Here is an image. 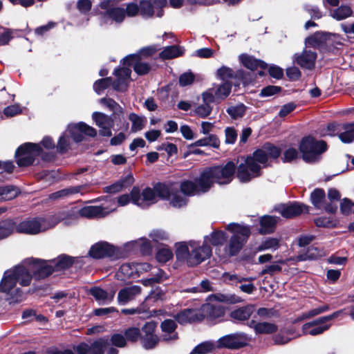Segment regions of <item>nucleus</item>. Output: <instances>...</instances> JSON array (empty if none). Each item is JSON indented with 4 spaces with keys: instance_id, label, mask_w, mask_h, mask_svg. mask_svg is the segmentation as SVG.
<instances>
[{
    "instance_id": "1",
    "label": "nucleus",
    "mask_w": 354,
    "mask_h": 354,
    "mask_svg": "<svg viewBox=\"0 0 354 354\" xmlns=\"http://www.w3.org/2000/svg\"><path fill=\"white\" fill-rule=\"evenodd\" d=\"M226 230L232 232V234L224 245L223 244L226 241L227 236L223 231H214L211 234L204 237L205 243L218 247L216 249L217 254L223 259H227L239 254L246 244L251 233L248 226L236 223H230L227 225Z\"/></svg>"
},
{
    "instance_id": "2",
    "label": "nucleus",
    "mask_w": 354,
    "mask_h": 354,
    "mask_svg": "<svg viewBox=\"0 0 354 354\" xmlns=\"http://www.w3.org/2000/svg\"><path fill=\"white\" fill-rule=\"evenodd\" d=\"M131 203L141 208H147L157 203L159 198L167 199L174 207L186 205V198L178 192V187L173 184L157 183L153 188L146 187L142 192L138 187L131 191Z\"/></svg>"
},
{
    "instance_id": "3",
    "label": "nucleus",
    "mask_w": 354,
    "mask_h": 354,
    "mask_svg": "<svg viewBox=\"0 0 354 354\" xmlns=\"http://www.w3.org/2000/svg\"><path fill=\"white\" fill-rule=\"evenodd\" d=\"M280 153L281 150L278 147L270 143L265 144L238 166L237 178L242 183H248L259 176L261 168L267 165L268 160L278 158Z\"/></svg>"
},
{
    "instance_id": "4",
    "label": "nucleus",
    "mask_w": 354,
    "mask_h": 354,
    "mask_svg": "<svg viewBox=\"0 0 354 354\" xmlns=\"http://www.w3.org/2000/svg\"><path fill=\"white\" fill-rule=\"evenodd\" d=\"M32 275L24 266L19 265L5 271L0 282V292L6 294L10 304L19 303L24 299V294L17 286H27L30 283Z\"/></svg>"
},
{
    "instance_id": "5",
    "label": "nucleus",
    "mask_w": 354,
    "mask_h": 354,
    "mask_svg": "<svg viewBox=\"0 0 354 354\" xmlns=\"http://www.w3.org/2000/svg\"><path fill=\"white\" fill-rule=\"evenodd\" d=\"M235 171L236 165L232 161L204 170L201 174V189L208 191L214 183L219 185L230 183L234 178Z\"/></svg>"
},
{
    "instance_id": "6",
    "label": "nucleus",
    "mask_w": 354,
    "mask_h": 354,
    "mask_svg": "<svg viewBox=\"0 0 354 354\" xmlns=\"http://www.w3.org/2000/svg\"><path fill=\"white\" fill-rule=\"evenodd\" d=\"M131 70L130 68L122 67L115 70L114 74L116 80L112 82L111 77H106L97 80L93 84V88L97 94H100L104 89L108 88L111 84L115 90L118 91H124L127 89L129 80Z\"/></svg>"
},
{
    "instance_id": "7",
    "label": "nucleus",
    "mask_w": 354,
    "mask_h": 354,
    "mask_svg": "<svg viewBox=\"0 0 354 354\" xmlns=\"http://www.w3.org/2000/svg\"><path fill=\"white\" fill-rule=\"evenodd\" d=\"M327 149L323 140H316L311 136L304 138L299 145V149L304 161L314 162L319 160L320 154Z\"/></svg>"
},
{
    "instance_id": "8",
    "label": "nucleus",
    "mask_w": 354,
    "mask_h": 354,
    "mask_svg": "<svg viewBox=\"0 0 354 354\" xmlns=\"http://www.w3.org/2000/svg\"><path fill=\"white\" fill-rule=\"evenodd\" d=\"M52 227L49 218H26L16 225V232L30 235L37 234Z\"/></svg>"
},
{
    "instance_id": "9",
    "label": "nucleus",
    "mask_w": 354,
    "mask_h": 354,
    "mask_svg": "<svg viewBox=\"0 0 354 354\" xmlns=\"http://www.w3.org/2000/svg\"><path fill=\"white\" fill-rule=\"evenodd\" d=\"M42 149L39 145L27 142L21 145L15 153V158L19 167L28 166L34 162L35 158L41 155Z\"/></svg>"
},
{
    "instance_id": "10",
    "label": "nucleus",
    "mask_w": 354,
    "mask_h": 354,
    "mask_svg": "<svg viewBox=\"0 0 354 354\" xmlns=\"http://www.w3.org/2000/svg\"><path fill=\"white\" fill-rule=\"evenodd\" d=\"M250 340L248 335L243 332L228 334L217 340L218 349H239L245 346Z\"/></svg>"
},
{
    "instance_id": "11",
    "label": "nucleus",
    "mask_w": 354,
    "mask_h": 354,
    "mask_svg": "<svg viewBox=\"0 0 354 354\" xmlns=\"http://www.w3.org/2000/svg\"><path fill=\"white\" fill-rule=\"evenodd\" d=\"M338 313H334L332 315L324 316L304 324L302 326L303 333L312 336L322 334L330 327V324H328L327 322L336 317Z\"/></svg>"
},
{
    "instance_id": "12",
    "label": "nucleus",
    "mask_w": 354,
    "mask_h": 354,
    "mask_svg": "<svg viewBox=\"0 0 354 354\" xmlns=\"http://www.w3.org/2000/svg\"><path fill=\"white\" fill-rule=\"evenodd\" d=\"M189 245L191 249L192 256L189 260V266H194L200 264L212 255V248L209 245L203 241V244L190 241Z\"/></svg>"
},
{
    "instance_id": "13",
    "label": "nucleus",
    "mask_w": 354,
    "mask_h": 354,
    "mask_svg": "<svg viewBox=\"0 0 354 354\" xmlns=\"http://www.w3.org/2000/svg\"><path fill=\"white\" fill-rule=\"evenodd\" d=\"M30 261V268L27 269L32 272V275L36 279H44L54 272L53 266L50 261L31 259Z\"/></svg>"
},
{
    "instance_id": "14",
    "label": "nucleus",
    "mask_w": 354,
    "mask_h": 354,
    "mask_svg": "<svg viewBox=\"0 0 354 354\" xmlns=\"http://www.w3.org/2000/svg\"><path fill=\"white\" fill-rule=\"evenodd\" d=\"M108 345V340L98 339L92 343H82L74 348L77 354H104V348Z\"/></svg>"
},
{
    "instance_id": "15",
    "label": "nucleus",
    "mask_w": 354,
    "mask_h": 354,
    "mask_svg": "<svg viewBox=\"0 0 354 354\" xmlns=\"http://www.w3.org/2000/svg\"><path fill=\"white\" fill-rule=\"evenodd\" d=\"M80 217L79 210L77 207H72L67 210H63L57 214L49 218L52 227L58 223L63 222L65 225H69L77 221Z\"/></svg>"
},
{
    "instance_id": "16",
    "label": "nucleus",
    "mask_w": 354,
    "mask_h": 354,
    "mask_svg": "<svg viewBox=\"0 0 354 354\" xmlns=\"http://www.w3.org/2000/svg\"><path fill=\"white\" fill-rule=\"evenodd\" d=\"M68 131L71 137L77 142L82 140V134L90 137H95L97 135L95 129L84 122L69 125Z\"/></svg>"
},
{
    "instance_id": "17",
    "label": "nucleus",
    "mask_w": 354,
    "mask_h": 354,
    "mask_svg": "<svg viewBox=\"0 0 354 354\" xmlns=\"http://www.w3.org/2000/svg\"><path fill=\"white\" fill-rule=\"evenodd\" d=\"M92 119L95 124L100 128V134L101 136H111L112 132L111 129L113 125V120L111 117L101 112H93Z\"/></svg>"
},
{
    "instance_id": "18",
    "label": "nucleus",
    "mask_w": 354,
    "mask_h": 354,
    "mask_svg": "<svg viewBox=\"0 0 354 354\" xmlns=\"http://www.w3.org/2000/svg\"><path fill=\"white\" fill-rule=\"evenodd\" d=\"M317 59V53L311 50H304L301 53L293 56V62L301 68L312 70L314 68Z\"/></svg>"
},
{
    "instance_id": "19",
    "label": "nucleus",
    "mask_w": 354,
    "mask_h": 354,
    "mask_svg": "<svg viewBox=\"0 0 354 354\" xmlns=\"http://www.w3.org/2000/svg\"><path fill=\"white\" fill-rule=\"evenodd\" d=\"M116 252L115 248L107 242H98L93 245L90 250L89 255L94 259L114 257Z\"/></svg>"
},
{
    "instance_id": "20",
    "label": "nucleus",
    "mask_w": 354,
    "mask_h": 354,
    "mask_svg": "<svg viewBox=\"0 0 354 354\" xmlns=\"http://www.w3.org/2000/svg\"><path fill=\"white\" fill-rule=\"evenodd\" d=\"M142 292V288L138 285H131L124 287L118 293V303L120 305H126L133 301Z\"/></svg>"
},
{
    "instance_id": "21",
    "label": "nucleus",
    "mask_w": 354,
    "mask_h": 354,
    "mask_svg": "<svg viewBox=\"0 0 354 354\" xmlns=\"http://www.w3.org/2000/svg\"><path fill=\"white\" fill-rule=\"evenodd\" d=\"M201 176L199 178L196 179V182L194 183L191 180H184L182 181L180 183V187L176 184V185L178 187V192L181 194L183 197L185 198V196H192L195 194H198L200 193H205L207 191H203L202 190L201 183ZM173 185H175V183H172ZM187 202V199H186V203Z\"/></svg>"
},
{
    "instance_id": "22",
    "label": "nucleus",
    "mask_w": 354,
    "mask_h": 354,
    "mask_svg": "<svg viewBox=\"0 0 354 354\" xmlns=\"http://www.w3.org/2000/svg\"><path fill=\"white\" fill-rule=\"evenodd\" d=\"M325 192L322 189H315L310 194V201L317 209H323L330 213H334L337 209V205H327Z\"/></svg>"
},
{
    "instance_id": "23",
    "label": "nucleus",
    "mask_w": 354,
    "mask_h": 354,
    "mask_svg": "<svg viewBox=\"0 0 354 354\" xmlns=\"http://www.w3.org/2000/svg\"><path fill=\"white\" fill-rule=\"evenodd\" d=\"M339 37L336 34H331L329 32H317L312 36L306 39L305 44L306 46H311L313 48H319L320 46L328 44V41Z\"/></svg>"
},
{
    "instance_id": "24",
    "label": "nucleus",
    "mask_w": 354,
    "mask_h": 354,
    "mask_svg": "<svg viewBox=\"0 0 354 354\" xmlns=\"http://www.w3.org/2000/svg\"><path fill=\"white\" fill-rule=\"evenodd\" d=\"M202 99L203 104L198 105L195 109V113L202 118L208 117L212 111L211 104L214 102V95L212 91H205L202 93Z\"/></svg>"
},
{
    "instance_id": "25",
    "label": "nucleus",
    "mask_w": 354,
    "mask_h": 354,
    "mask_svg": "<svg viewBox=\"0 0 354 354\" xmlns=\"http://www.w3.org/2000/svg\"><path fill=\"white\" fill-rule=\"evenodd\" d=\"M281 216L286 218L297 216L302 213L308 212V207L301 203L281 205L277 208Z\"/></svg>"
},
{
    "instance_id": "26",
    "label": "nucleus",
    "mask_w": 354,
    "mask_h": 354,
    "mask_svg": "<svg viewBox=\"0 0 354 354\" xmlns=\"http://www.w3.org/2000/svg\"><path fill=\"white\" fill-rule=\"evenodd\" d=\"M123 64L125 66H133L135 72L138 75H145L150 71V66L142 61V59L140 58L139 55H130L127 56L123 59Z\"/></svg>"
},
{
    "instance_id": "27",
    "label": "nucleus",
    "mask_w": 354,
    "mask_h": 354,
    "mask_svg": "<svg viewBox=\"0 0 354 354\" xmlns=\"http://www.w3.org/2000/svg\"><path fill=\"white\" fill-rule=\"evenodd\" d=\"M115 209V207L108 209L102 206H86L78 209L80 216L89 218L104 217Z\"/></svg>"
},
{
    "instance_id": "28",
    "label": "nucleus",
    "mask_w": 354,
    "mask_h": 354,
    "mask_svg": "<svg viewBox=\"0 0 354 354\" xmlns=\"http://www.w3.org/2000/svg\"><path fill=\"white\" fill-rule=\"evenodd\" d=\"M203 311L208 319L215 322H220L225 315V308L221 305L207 304L203 306Z\"/></svg>"
},
{
    "instance_id": "29",
    "label": "nucleus",
    "mask_w": 354,
    "mask_h": 354,
    "mask_svg": "<svg viewBox=\"0 0 354 354\" xmlns=\"http://www.w3.org/2000/svg\"><path fill=\"white\" fill-rule=\"evenodd\" d=\"M248 326L252 328L256 334H272L278 330V326L270 322H259L251 320L248 323Z\"/></svg>"
},
{
    "instance_id": "30",
    "label": "nucleus",
    "mask_w": 354,
    "mask_h": 354,
    "mask_svg": "<svg viewBox=\"0 0 354 354\" xmlns=\"http://www.w3.org/2000/svg\"><path fill=\"white\" fill-rule=\"evenodd\" d=\"M90 294L100 304H110L115 297V291L108 292L100 287L91 288L89 290Z\"/></svg>"
},
{
    "instance_id": "31",
    "label": "nucleus",
    "mask_w": 354,
    "mask_h": 354,
    "mask_svg": "<svg viewBox=\"0 0 354 354\" xmlns=\"http://www.w3.org/2000/svg\"><path fill=\"white\" fill-rule=\"evenodd\" d=\"M111 7L112 6L109 7L108 9H104L106 12L102 15V21L106 24L107 23V18H110L116 23L122 22L126 16L125 10L120 7Z\"/></svg>"
},
{
    "instance_id": "32",
    "label": "nucleus",
    "mask_w": 354,
    "mask_h": 354,
    "mask_svg": "<svg viewBox=\"0 0 354 354\" xmlns=\"http://www.w3.org/2000/svg\"><path fill=\"white\" fill-rule=\"evenodd\" d=\"M232 90V84L228 81L223 82L220 84H214L212 88L207 91H212L214 95V100H223L228 97Z\"/></svg>"
},
{
    "instance_id": "33",
    "label": "nucleus",
    "mask_w": 354,
    "mask_h": 354,
    "mask_svg": "<svg viewBox=\"0 0 354 354\" xmlns=\"http://www.w3.org/2000/svg\"><path fill=\"white\" fill-rule=\"evenodd\" d=\"M175 319L180 324L201 320V315L193 309H185L175 315Z\"/></svg>"
},
{
    "instance_id": "34",
    "label": "nucleus",
    "mask_w": 354,
    "mask_h": 354,
    "mask_svg": "<svg viewBox=\"0 0 354 354\" xmlns=\"http://www.w3.org/2000/svg\"><path fill=\"white\" fill-rule=\"evenodd\" d=\"M339 140L344 143L354 141V123L339 124L338 127Z\"/></svg>"
},
{
    "instance_id": "35",
    "label": "nucleus",
    "mask_w": 354,
    "mask_h": 354,
    "mask_svg": "<svg viewBox=\"0 0 354 354\" xmlns=\"http://www.w3.org/2000/svg\"><path fill=\"white\" fill-rule=\"evenodd\" d=\"M254 310V306L249 304L233 310L230 313V317L233 319L243 322L248 320Z\"/></svg>"
},
{
    "instance_id": "36",
    "label": "nucleus",
    "mask_w": 354,
    "mask_h": 354,
    "mask_svg": "<svg viewBox=\"0 0 354 354\" xmlns=\"http://www.w3.org/2000/svg\"><path fill=\"white\" fill-rule=\"evenodd\" d=\"M239 60L245 67L251 71L257 70L259 68L264 69L267 67V64L265 62L246 54L241 55Z\"/></svg>"
},
{
    "instance_id": "37",
    "label": "nucleus",
    "mask_w": 354,
    "mask_h": 354,
    "mask_svg": "<svg viewBox=\"0 0 354 354\" xmlns=\"http://www.w3.org/2000/svg\"><path fill=\"white\" fill-rule=\"evenodd\" d=\"M189 242H180L176 245V257L178 261L186 263L189 266V260L191 258Z\"/></svg>"
},
{
    "instance_id": "38",
    "label": "nucleus",
    "mask_w": 354,
    "mask_h": 354,
    "mask_svg": "<svg viewBox=\"0 0 354 354\" xmlns=\"http://www.w3.org/2000/svg\"><path fill=\"white\" fill-rule=\"evenodd\" d=\"M134 182L133 177L128 175L126 177L117 181L115 183L106 187L105 192L107 193L115 194L121 192L123 189L130 187Z\"/></svg>"
},
{
    "instance_id": "39",
    "label": "nucleus",
    "mask_w": 354,
    "mask_h": 354,
    "mask_svg": "<svg viewBox=\"0 0 354 354\" xmlns=\"http://www.w3.org/2000/svg\"><path fill=\"white\" fill-rule=\"evenodd\" d=\"M278 218L272 216H264L260 220L261 227L259 232L262 234L272 233L274 229Z\"/></svg>"
},
{
    "instance_id": "40",
    "label": "nucleus",
    "mask_w": 354,
    "mask_h": 354,
    "mask_svg": "<svg viewBox=\"0 0 354 354\" xmlns=\"http://www.w3.org/2000/svg\"><path fill=\"white\" fill-rule=\"evenodd\" d=\"M218 349V342L205 341L198 344L190 354H207Z\"/></svg>"
},
{
    "instance_id": "41",
    "label": "nucleus",
    "mask_w": 354,
    "mask_h": 354,
    "mask_svg": "<svg viewBox=\"0 0 354 354\" xmlns=\"http://www.w3.org/2000/svg\"><path fill=\"white\" fill-rule=\"evenodd\" d=\"M20 191L16 186L0 187V201H10L16 198Z\"/></svg>"
},
{
    "instance_id": "42",
    "label": "nucleus",
    "mask_w": 354,
    "mask_h": 354,
    "mask_svg": "<svg viewBox=\"0 0 354 354\" xmlns=\"http://www.w3.org/2000/svg\"><path fill=\"white\" fill-rule=\"evenodd\" d=\"M192 145L195 147H212L217 149L219 147L220 140L216 135L210 134L196 140Z\"/></svg>"
},
{
    "instance_id": "43",
    "label": "nucleus",
    "mask_w": 354,
    "mask_h": 354,
    "mask_svg": "<svg viewBox=\"0 0 354 354\" xmlns=\"http://www.w3.org/2000/svg\"><path fill=\"white\" fill-rule=\"evenodd\" d=\"M80 191V187H68L50 194L48 198L53 201H58L60 199L66 198L74 194H77Z\"/></svg>"
},
{
    "instance_id": "44",
    "label": "nucleus",
    "mask_w": 354,
    "mask_h": 354,
    "mask_svg": "<svg viewBox=\"0 0 354 354\" xmlns=\"http://www.w3.org/2000/svg\"><path fill=\"white\" fill-rule=\"evenodd\" d=\"M50 261L53 266L54 271L68 268L73 263V260L71 257L64 255L60 256L55 259L50 260Z\"/></svg>"
},
{
    "instance_id": "45",
    "label": "nucleus",
    "mask_w": 354,
    "mask_h": 354,
    "mask_svg": "<svg viewBox=\"0 0 354 354\" xmlns=\"http://www.w3.org/2000/svg\"><path fill=\"white\" fill-rule=\"evenodd\" d=\"M129 120L131 122V131L137 132L141 131L145 126L147 119L145 117L131 113L129 115Z\"/></svg>"
},
{
    "instance_id": "46",
    "label": "nucleus",
    "mask_w": 354,
    "mask_h": 354,
    "mask_svg": "<svg viewBox=\"0 0 354 354\" xmlns=\"http://www.w3.org/2000/svg\"><path fill=\"white\" fill-rule=\"evenodd\" d=\"M16 230L15 223L10 219L2 221L0 222V240L10 236Z\"/></svg>"
},
{
    "instance_id": "47",
    "label": "nucleus",
    "mask_w": 354,
    "mask_h": 354,
    "mask_svg": "<svg viewBox=\"0 0 354 354\" xmlns=\"http://www.w3.org/2000/svg\"><path fill=\"white\" fill-rule=\"evenodd\" d=\"M183 50L177 46H167L160 53V57L163 59H173L180 56Z\"/></svg>"
},
{
    "instance_id": "48",
    "label": "nucleus",
    "mask_w": 354,
    "mask_h": 354,
    "mask_svg": "<svg viewBox=\"0 0 354 354\" xmlns=\"http://www.w3.org/2000/svg\"><path fill=\"white\" fill-rule=\"evenodd\" d=\"M246 110V106L241 103L235 106H229L226 111L232 119L238 120L242 118L245 115Z\"/></svg>"
},
{
    "instance_id": "49",
    "label": "nucleus",
    "mask_w": 354,
    "mask_h": 354,
    "mask_svg": "<svg viewBox=\"0 0 354 354\" xmlns=\"http://www.w3.org/2000/svg\"><path fill=\"white\" fill-rule=\"evenodd\" d=\"M353 11L348 6H342L331 12L333 18L337 20H343L351 16Z\"/></svg>"
},
{
    "instance_id": "50",
    "label": "nucleus",
    "mask_w": 354,
    "mask_h": 354,
    "mask_svg": "<svg viewBox=\"0 0 354 354\" xmlns=\"http://www.w3.org/2000/svg\"><path fill=\"white\" fill-rule=\"evenodd\" d=\"M279 248V240L277 238H267L263 240L258 246L257 250L259 252L264 250L274 251Z\"/></svg>"
},
{
    "instance_id": "51",
    "label": "nucleus",
    "mask_w": 354,
    "mask_h": 354,
    "mask_svg": "<svg viewBox=\"0 0 354 354\" xmlns=\"http://www.w3.org/2000/svg\"><path fill=\"white\" fill-rule=\"evenodd\" d=\"M214 300L230 304H236L243 301V299L236 295L216 294L211 296Z\"/></svg>"
},
{
    "instance_id": "52",
    "label": "nucleus",
    "mask_w": 354,
    "mask_h": 354,
    "mask_svg": "<svg viewBox=\"0 0 354 354\" xmlns=\"http://www.w3.org/2000/svg\"><path fill=\"white\" fill-rule=\"evenodd\" d=\"M100 102L112 111L114 115H120L124 113L122 107L111 98H102Z\"/></svg>"
},
{
    "instance_id": "53",
    "label": "nucleus",
    "mask_w": 354,
    "mask_h": 354,
    "mask_svg": "<svg viewBox=\"0 0 354 354\" xmlns=\"http://www.w3.org/2000/svg\"><path fill=\"white\" fill-rule=\"evenodd\" d=\"M322 254L323 252L321 250H318L317 248L310 247L308 249L306 254L297 257V261L316 259L322 257Z\"/></svg>"
},
{
    "instance_id": "54",
    "label": "nucleus",
    "mask_w": 354,
    "mask_h": 354,
    "mask_svg": "<svg viewBox=\"0 0 354 354\" xmlns=\"http://www.w3.org/2000/svg\"><path fill=\"white\" fill-rule=\"evenodd\" d=\"M140 13L143 17H151L153 15V7L151 0H140Z\"/></svg>"
},
{
    "instance_id": "55",
    "label": "nucleus",
    "mask_w": 354,
    "mask_h": 354,
    "mask_svg": "<svg viewBox=\"0 0 354 354\" xmlns=\"http://www.w3.org/2000/svg\"><path fill=\"white\" fill-rule=\"evenodd\" d=\"M257 315L262 319H270L278 317V311L274 308H260L257 311Z\"/></svg>"
},
{
    "instance_id": "56",
    "label": "nucleus",
    "mask_w": 354,
    "mask_h": 354,
    "mask_svg": "<svg viewBox=\"0 0 354 354\" xmlns=\"http://www.w3.org/2000/svg\"><path fill=\"white\" fill-rule=\"evenodd\" d=\"M173 257L172 251L167 248H162L158 250L156 259L158 262L165 263Z\"/></svg>"
},
{
    "instance_id": "57",
    "label": "nucleus",
    "mask_w": 354,
    "mask_h": 354,
    "mask_svg": "<svg viewBox=\"0 0 354 354\" xmlns=\"http://www.w3.org/2000/svg\"><path fill=\"white\" fill-rule=\"evenodd\" d=\"M216 75L224 82L234 77L233 70L227 66H221L216 71Z\"/></svg>"
},
{
    "instance_id": "58",
    "label": "nucleus",
    "mask_w": 354,
    "mask_h": 354,
    "mask_svg": "<svg viewBox=\"0 0 354 354\" xmlns=\"http://www.w3.org/2000/svg\"><path fill=\"white\" fill-rule=\"evenodd\" d=\"M142 346L146 349L153 348L158 342V338L156 335L149 336H141Z\"/></svg>"
},
{
    "instance_id": "59",
    "label": "nucleus",
    "mask_w": 354,
    "mask_h": 354,
    "mask_svg": "<svg viewBox=\"0 0 354 354\" xmlns=\"http://www.w3.org/2000/svg\"><path fill=\"white\" fill-rule=\"evenodd\" d=\"M68 135L71 136V134L69 133V132L67 129L66 131L64 133V134L63 136H62L59 139L57 148V150L60 153H64V152L67 151V150L68 149V146H69Z\"/></svg>"
},
{
    "instance_id": "60",
    "label": "nucleus",
    "mask_w": 354,
    "mask_h": 354,
    "mask_svg": "<svg viewBox=\"0 0 354 354\" xmlns=\"http://www.w3.org/2000/svg\"><path fill=\"white\" fill-rule=\"evenodd\" d=\"M339 124H330L326 127L322 129L320 134L322 136H335L339 135L338 127Z\"/></svg>"
},
{
    "instance_id": "61",
    "label": "nucleus",
    "mask_w": 354,
    "mask_h": 354,
    "mask_svg": "<svg viewBox=\"0 0 354 354\" xmlns=\"http://www.w3.org/2000/svg\"><path fill=\"white\" fill-rule=\"evenodd\" d=\"M328 309V307L327 306H324L314 308L313 310H309L307 313H303L301 315L300 320H304L306 319L311 318V317L318 315L324 312H326Z\"/></svg>"
},
{
    "instance_id": "62",
    "label": "nucleus",
    "mask_w": 354,
    "mask_h": 354,
    "mask_svg": "<svg viewBox=\"0 0 354 354\" xmlns=\"http://www.w3.org/2000/svg\"><path fill=\"white\" fill-rule=\"evenodd\" d=\"M299 156L297 149L289 147L283 152L282 160L283 162H290L296 159Z\"/></svg>"
},
{
    "instance_id": "63",
    "label": "nucleus",
    "mask_w": 354,
    "mask_h": 354,
    "mask_svg": "<svg viewBox=\"0 0 354 354\" xmlns=\"http://www.w3.org/2000/svg\"><path fill=\"white\" fill-rule=\"evenodd\" d=\"M124 335L126 339L131 342H136L139 337L141 338L140 330L136 327L127 329L124 332Z\"/></svg>"
},
{
    "instance_id": "64",
    "label": "nucleus",
    "mask_w": 354,
    "mask_h": 354,
    "mask_svg": "<svg viewBox=\"0 0 354 354\" xmlns=\"http://www.w3.org/2000/svg\"><path fill=\"white\" fill-rule=\"evenodd\" d=\"M134 264V262L131 263L122 264L120 268L119 272L127 277L133 276L134 274H136Z\"/></svg>"
}]
</instances>
